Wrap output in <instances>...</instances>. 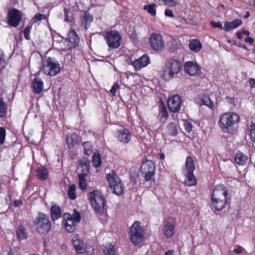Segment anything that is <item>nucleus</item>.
<instances>
[{
  "mask_svg": "<svg viewBox=\"0 0 255 255\" xmlns=\"http://www.w3.org/2000/svg\"><path fill=\"white\" fill-rule=\"evenodd\" d=\"M243 22L241 19H235L231 22H226L224 23L223 29L226 31H229L231 29H235L242 24Z\"/></svg>",
  "mask_w": 255,
  "mask_h": 255,
  "instance_id": "obj_22",
  "label": "nucleus"
},
{
  "mask_svg": "<svg viewBox=\"0 0 255 255\" xmlns=\"http://www.w3.org/2000/svg\"><path fill=\"white\" fill-rule=\"evenodd\" d=\"M189 47L194 52H198L202 48V44L200 41L197 39H192L189 41Z\"/></svg>",
  "mask_w": 255,
  "mask_h": 255,
  "instance_id": "obj_25",
  "label": "nucleus"
},
{
  "mask_svg": "<svg viewBox=\"0 0 255 255\" xmlns=\"http://www.w3.org/2000/svg\"><path fill=\"white\" fill-rule=\"evenodd\" d=\"M193 172H187L185 174L186 180L185 181V184L188 186H194L197 184V179Z\"/></svg>",
  "mask_w": 255,
  "mask_h": 255,
  "instance_id": "obj_29",
  "label": "nucleus"
},
{
  "mask_svg": "<svg viewBox=\"0 0 255 255\" xmlns=\"http://www.w3.org/2000/svg\"><path fill=\"white\" fill-rule=\"evenodd\" d=\"M74 213L72 216V219L76 223L79 222L81 219V215L79 212H77L76 209L74 210Z\"/></svg>",
  "mask_w": 255,
  "mask_h": 255,
  "instance_id": "obj_43",
  "label": "nucleus"
},
{
  "mask_svg": "<svg viewBox=\"0 0 255 255\" xmlns=\"http://www.w3.org/2000/svg\"><path fill=\"white\" fill-rule=\"evenodd\" d=\"M7 104L2 98H0V118H4L7 114Z\"/></svg>",
  "mask_w": 255,
  "mask_h": 255,
  "instance_id": "obj_32",
  "label": "nucleus"
},
{
  "mask_svg": "<svg viewBox=\"0 0 255 255\" xmlns=\"http://www.w3.org/2000/svg\"><path fill=\"white\" fill-rule=\"evenodd\" d=\"M185 167L187 172H194L195 166L194 161L192 156L189 155L187 156L185 160Z\"/></svg>",
  "mask_w": 255,
  "mask_h": 255,
  "instance_id": "obj_30",
  "label": "nucleus"
},
{
  "mask_svg": "<svg viewBox=\"0 0 255 255\" xmlns=\"http://www.w3.org/2000/svg\"><path fill=\"white\" fill-rule=\"evenodd\" d=\"M202 105H204L213 109L214 107V103L211 100L208 95H205L202 100Z\"/></svg>",
  "mask_w": 255,
  "mask_h": 255,
  "instance_id": "obj_36",
  "label": "nucleus"
},
{
  "mask_svg": "<svg viewBox=\"0 0 255 255\" xmlns=\"http://www.w3.org/2000/svg\"><path fill=\"white\" fill-rule=\"evenodd\" d=\"M6 129L4 127H0V145H2L5 140Z\"/></svg>",
  "mask_w": 255,
  "mask_h": 255,
  "instance_id": "obj_40",
  "label": "nucleus"
},
{
  "mask_svg": "<svg viewBox=\"0 0 255 255\" xmlns=\"http://www.w3.org/2000/svg\"><path fill=\"white\" fill-rule=\"evenodd\" d=\"M165 155L163 152H161V151L159 152V158L160 160H164L165 159Z\"/></svg>",
  "mask_w": 255,
  "mask_h": 255,
  "instance_id": "obj_59",
  "label": "nucleus"
},
{
  "mask_svg": "<svg viewBox=\"0 0 255 255\" xmlns=\"http://www.w3.org/2000/svg\"><path fill=\"white\" fill-rule=\"evenodd\" d=\"M245 41L246 42H249L250 43V44H252L254 41V38H253L252 37H247L245 39Z\"/></svg>",
  "mask_w": 255,
  "mask_h": 255,
  "instance_id": "obj_57",
  "label": "nucleus"
},
{
  "mask_svg": "<svg viewBox=\"0 0 255 255\" xmlns=\"http://www.w3.org/2000/svg\"><path fill=\"white\" fill-rule=\"evenodd\" d=\"M182 67V63L174 58L167 59L162 67V78L169 81L178 74Z\"/></svg>",
  "mask_w": 255,
  "mask_h": 255,
  "instance_id": "obj_3",
  "label": "nucleus"
},
{
  "mask_svg": "<svg viewBox=\"0 0 255 255\" xmlns=\"http://www.w3.org/2000/svg\"><path fill=\"white\" fill-rule=\"evenodd\" d=\"M165 133L171 136H175L177 135L178 129L175 123L171 122L166 126Z\"/></svg>",
  "mask_w": 255,
  "mask_h": 255,
  "instance_id": "obj_24",
  "label": "nucleus"
},
{
  "mask_svg": "<svg viewBox=\"0 0 255 255\" xmlns=\"http://www.w3.org/2000/svg\"><path fill=\"white\" fill-rule=\"evenodd\" d=\"M107 179L109 187L113 193L117 196H121L124 193V186L120 178L114 173L107 174Z\"/></svg>",
  "mask_w": 255,
  "mask_h": 255,
  "instance_id": "obj_7",
  "label": "nucleus"
},
{
  "mask_svg": "<svg viewBox=\"0 0 255 255\" xmlns=\"http://www.w3.org/2000/svg\"><path fill=\"white\" fill-rule=\"evenodd\" d=\"M165 15L167 16H169L170 17H173L174 14L173 13V11L171 9H166L165 11Z\"/></svg>",
  "mask_w": 255,
  "mask_h": 255,
  "instance_id": "obj_54",
  "label": "nucleus"
},
{
  "mask_svg": "<svg viewBox=\"0 0 255 255\" xmlns=\"http://www.w3.org/2000/svg\"><path fill=\"white\" fill-rule=\"evenodd\" d=\"M240 119L239 115L235 112L225 113L221 116L218 125L224 132L231 133L234 131Z\"/></svg>",
  "mask_w": 255,
  "mask_h": 255,
  "instance_id": "obj_2",
  "label": "nucleus"
},
{
  "mask_svg": "<svg viewBox=\"0 0 255 255\" xmlns=\"http://www.w3.org/2000/svg\"><path fill=\"white\" fill-rule=\"evenodd\" d=\"M120 87L118 83H115L112 86L110 92L113 96H115L116 94V91Z\"/></svg>",
  "mask_w": 255,
  "mask_h": 255,
  "instance_id": "obj_50",
  "label": "nucleus"
},
{
  "mask_svg": "<svg viewBox=\"0 0 255 255\" xmlns=\"http://www.w3.org/2000/svg\"><path fill=\"white\" fill-rule=\"evenodd\" d=\"M173 252L172 250L168 251L165 253L164 255H171Z\"/></svg>",
  "mask_w": 255,
  "mask_h": 255,
  "instance_id": "obj_62",
  "label": "nucleus"
},
{
  "mask_svg": "<svg viewBox=\"0 0 255 255\" xmlns=\"http://www.w3.org/2000/svg\"><path fill=\"white\" fill-rule=\"evenodd\" d=\"M108 46L111 49L118 48L122 43V38L118 30L114 29L105 31L103 34Z\"/></svg>",
  "mask_w": 255,
  "mask_h": 255,
  "instance_id": "obj_6",
  "label": "nucleus"
},
{
  "mask_svg": "<svg viewBox=\"0 0 255 255\" xmlns=\"http://www.w3.org/2000/svg\"><path fill=\"white\" fill-rule=\"evenodd\" d=\"M78 136L74 133L67 134L66 137V143L69 148H73L79 142Z\"/></svg>",
  "mask_w": 255,
  "mask_h": 255,
  "instance_id": "obj_23",
  "label": "nucleus"
},
{
  "mask_svg": "<svg viewBox=\"0 0 255 255\" xmlns=\"http://www.w3.org/2000/svg\"><path fill=\"white\" fill-rule=\"evenodd\" d=\"M155 165L152 161L145 159L140 166V171L146 181H154Z\"/></svg>",
  "mask_w": 255,
  "mask_h": 255,
  "instance_id": "obj_10",
  "label": "nucleus"
},
{
  "mask_svg": "<svg viewBox=\"0 0 255 255\" xmlns=\"http://www.w3.org/2000/svg\"><path fill=\"white\" fill-rule=\"evenodd\" d=\"M32 86L33 92L36 94H38L42 92L44 84L42 80L37 77L34 78L32 81Z\"/></svg>",
  "mask_w": 255,
  "mask_h": 255,
  "instance_id": "obj_20",
  "label": "nucleus"
},
{
  "mask_svg": "<svg viewBox=\"0 0 255 255\" xmlns=\"http://www.w3.org/2000/svg\"><path fill=\"white\" fill-rule=\"evenodd\" d=\"M182 103L181 97L178 95H172L167 101V106L170 111L177 113L180 110Z\"/></svg>",
  "mask_w": 255,
  "mask_h": 255,
  "instance_id": "obj_13",
  "label": "nucleus"
},
{
  "mask_svg": "<svg viewBox=\"0 0 255 255\" xmlns=\"http://www.w3.org/2000/svg\"><path fill=\"white\" fill-rule=\"evenodd\" d=\"M72 243L77 255L83 254L85 252L84 242L78 235H75L72 239Z\"/></svg>",
  "mask_w": 255,
  "mask_h": 255,
  "instance_id": "obj_18",
  "label": "nucleus"
},
{
  "mask_svg": "<svg viewBox=\"0 0 255 255\" xmlns=\"http://www.w3.org/2000/svg\"><path fill=\"white\" fill-rule=\"evenodd\" d=\"M46 18V15L41 13H37L35 14L33 18V22H37L42 19Z\"/></svg>",
  "mask_w": 255,
  "mask_h": 255,
  "instance_id": "obj_45",
  "label": "nucleus"
},
{
  "mask_svg": "<svg viewBox=\"0 0 255 255\" xmlns=\"http://www.w3.org/2000/svg\"><path fill=\"white\" fill-rule=\"evenodd\" d=\"M90 199L92 206L97 213L103 212L106 200L102 193L98 190H94L90 193Z\"/></svg>",
  "mask_w": 255,
  "mask_h": 255,
  "instance_id": "obj_8",
  "label": "nucleus"
},
{
  "mask_svg": "<svg viewBox=\"0 0 255 255\" xmlns=\"http://www.w3.org/2000/svg\"><path fill=\"white\" fill-rule=\"evenodd\" d=\"M161 112L162 118H165L166 119H167L168 117V114L166 108L164 105L162 107Z\"/></svg>",
  "mask_w": 255,
  "mask_h": 255,
  "instance_id": "obj_51",
  "label": "nucleus"
},
{
  "mask_svg": "<svg viewBox=\"0 0 255 255\" xmlns=\"http://www.w3.org/2000/svg\"><path fill=\"white\" fill-rule=\"evenodd\" d=\"M83 146L84 149L85 154L90 155L92 154V145L90 142L85 141L83 143Z\"/></svg>",
  "mask_w": 255,
  "mask_h": 255,
  "instance_id": "obj_37",
  "label": "nucleus"
},
{
  "mask_svg": "<svg viewBox=\"0 0 255 255\" xmlns=\"http://www.w3.org/2000/svg\"><path fill=\"white\" fill-rule=\"evenodd\" d=\"M76 187L75 185L72 184L70 185L67 191V194L69 198L71 200H75L76 198L75 194Z\"/></svg>",
  "mask_w": 255,
  "mask_h": 255,
  "instance_id": "obj_38",
  "label": "nucleus"
},
{
  "mask_svg": "<svg viewBox=\"0 0 255 255\" xmlns=\"http://www.w3.org/2000/svg\"><path fill=\"white\" fill-rule=\"evenodd\" d=\"M16 235L19 240H23L27 238V233L23 225H20L17 227Z\"/></svg>",
  "mask_w": 255,
  "mask_h": 255,
  "instance_id": "obj_31",
  "label": "nucleus"
},
{
  "mask_svg": "<svg viewBox=\"0 0 255 255\" xmlns=\"http://www.w3.org/2000/svg\"><path fill=\"white\" fill-rule=\"evenodd\" d=\"M8 255H14L13 252L11 249H10Z\"/></svg>",
  "mask_w": 255,
  "mask_h": 255,
  "instance_id": "obj_64",
  "label": "nucleus"
},
{
  "mask_svg": "<svg viewBox=\"0 0 255 255\" xmlns=\"http://www.w3.org/2000/svg\"><path fill=\"white\" fill-rule=\"evenodd\" d=\"M35 172L37 177L40 180H45L48 178L47 170L43 166L37 168Z\"/></svg>",
  "mask_w": 255,
  "mask_h": 255,
  "instance_id": "obj_28",
  "label": "nucleus"
},
{
  "mask_svg": "<svg viewBox=\"0 0 255 255\" xmlns=\"http://www.w3.org/2000/svg\"><path fill=\"white\" fill-rule=\"evenodd\" d=\"M243 247L239 246L238 248L234 249V252L237 254H240L243 252Z\"/></svg>",
  "mask_w": 255,
  "mask_h": 255,
  "instance_id": "obj_56",
  "label": "nucleus"
},
{
  "mask_svg": "<svg viewBox=\"0 0 255 255\" xmlns=\"http://www.w3.org/2000/svg\"><path fill=\"white\" fill-rule=\"evenodd\" d=\"M33 224L37 232L41 234H48L51 228V223L49 216L44 213L39 212L35 218Z\"/></svg>",
  "mask_w": 255,
  "mask_h": 255,
  "instance_id": "obj_4",
  "label": "nucleus"
},
{
  "mask_svg": "<svg viewBox=\"0 0 255 255\" xmlns=\"http://www.w3.org/2000/svg\"><path fill=\"white\" fill-rule=\"evenodd\" d=\"M64 224L65 230L67 232L74 233L77 228L76 222L72 219V215L69 213L63 214Z\"/></svg>",
  "mask_w": 255,
  "mask_h": 255,
  "instance_id": "obj_15",
  "label": "nucleus"
},
{
  "mask_svg": "<svg viewBox=\"0 0 255 255\" xmlns=\"http://www.w3.org/2000/svg\"><path fill=\"white\" fill-rule=\"evenodd\" d=\"M23 204V202L21 200H16L13 202V206L15 207H17L20 206H21Z\"/></svg>",
  "mask_w": 255,
  "mask_h": 255,
  "instance_id": "obj_55",
  "label": "nucleus"
},
{
  "mask_svg": "<svg viewBox=\"0 0 255 255\" xmlns=\"http://www.w3.org/2000/svg\"><path fill=\"white\" fill-rule=\"evenodd\" d=\"M184 69L185 72L190 76H200L201 74L200 66L191 61L186 62L184 65Z\"/></svg>",
  "mask_w": 255,
  "mask_h": 255,
  "instance_id": "obj_17",
  "label": "nucleus"
},
{
  "mask_svg": "<svg viewBox=\"0 0 255 255\" xmlns=\"http://www.w3.org/2000/svg\"><path fill=\"white\" fill-rule=\"evenodd\" d=\"M84 19L85 23V27H86V25L90 24L93 20V17L92 15L89 14L85 13Z\"/></svg>",
  "mask_w": 255,
  "mask_h": 255,
  "instance_id": "obj_46",
  "label": "nucleus"
},
{
  "mask_svg": "<svg viewBox=\"0 0 255 255\" xmlns=\"http://www.w3.org/2000/svg\"><path fill=\"white\" fill-rule=\"evenodd\" d=\"M155 6L156 4L155 3H150L148 5H145L143 7V9L146 10L151 16H155L156 14V11L155 9Z\"/></svg>",
  "mask_w": 255,
  "mask_h": 255,
  "instance_id": "obj_35",
  "label": "nucleus"
},
{
  "mask_svg": "<svg viewBox=\"0 0 255 255\" xmlns=\"http://www.w3.org/2000/svg\"><path fill=\"white\" fill-rule=\"evenodd\" d=\"M179 0H164V3L165 5L173 6H175Z\"/></svg>",
  "mask_w": 255,
  "mask_h": 255,
  "instance_id": "obj_47",
  "label": "nucleus"
},
{
  "mask_svg": "<svg viewBox=\"0 0 255 255\" xmlns=\"http://www.w3.org/2000/svg\"><path fill=\"white\" fill-rule=\"evenodd\" d=\"M61 211L60 207L56 205H53L50 208V217L53 221L60 219L61 217Z\"/></svg>",
  "mask_w": 255,
  "mask_h": 255,
  "instance_id": "obj_21",
  "label": "nucleus"
},
{
  "mask_svg": "<svg viewBox=\"0 0 255 255\" xmlns=\"http://www.w3.org/2000/svg\"><path fill=\"white\" fill-rule=\"evenodd\" d=\"M250 15V13L249 11H246L245 15H244V18H247L249 17Z\"/></svg>",
  "mask_w": 255,
  "mask_h": 255,
  "instance_id": "obj_63",
  "label": "nucleus"
},
{
  "mask_svg": "<svg viewBox=\"0 0 255 255\" xmlns=\"http://www.w3.org/2000/svg\"><path fill=\"white\" fill-rule=\"evenodd\" d=\"M79 165L82 168L85 167V169L87 170L89 169L90 162L88 160H81Z\"/></svg>",
  "mask_w": 255,
  "mask_h": 255,
  "instance_id": "obj_48",
  "label": "nucleus"
},
{
  "mask_svg": "<svg viewBox=\"0 0 255 255\" xmlns=\"http://www.w3.org/2000/svg\"><path fill=\"white\" fill-rule=\"evenodd\" d=\"M149 40L150 45L153 50L162 51L165 48L164 42L160 34L153 33L150 35Z\"/></svg>",
  "mask_w": 255,
  "mask_h": 255,
  "instance_id": "obj_12",
  "label": "nucleus"
},
{
  "mask_svg": "<svg viewBox=\"0 0 255 255\" xmlns=\"http://www.w3.org/2000/svg\"><path fill=\"white\" fill-rule=\"evenodd\" d=\"M227 102L231 105L235 106V98L234 97H230L229 96H227L226 98Z\"/></svg>",
  "mask_w": 255,
  "mask_h": 255,
  "instance_id": "obj_52",
  "label": "nucleus"
},
{
  "mask_svg": "<svg viewBox=\"0 0 255 255\" xmlns=\"http://www.w3.org/2000/svg\"><path fill=\"white\" fill-rule=\"evenodd\" d=\"M235 162L239 165H245L248 160V157L244 153L239 151L235 156Z\"/></svg>",
  "mask_w": 255,
  "mask_h": 255,
  "instance_id": "obj_27",
  "label": "nucleus"
},
{
  "mask_svg": "<svg viewBox=\"0 0 255 255\" xmlns=\"http://www.w3.org/2000/svg\"><path fill=\"white\" fill-rule=\"evenodd\" d=\"M210 24L214 28L217 27V28H219L220 29H222L223 28V26H222V24H221V23L220 22H219V21L216 22L214 21H212L210 22Z\"/></svg>",
  "mask_w": 255,
  "mask_h": 255,
  "instance_id": "obj_49",
  "label": "nucleus"
},
{
  "mask_svg": "<svg viewBox=\"0 0 255 255\" xmlns=\"http://www.w3.org/2000/svg\"><path fill=\"white\" fill-rule=\"evenodd\" d=\"M249 135L255 143V124H252L249 128Z\"/></svg>",
  "mask_w": 255,
  "mask_h": 255,
  "instance_id": "obj_42",
  "label": "nucleus"
},
{
  "mask_svg": "<svg viewBox=\"0 0 255 255\" xmlns=\"http://www.w3.org/2000/svg\"><path fill=\"white\" fill-rule=\"evenodd\" d=\"M243 34L242 32H238L237 33V37H238V38L239 39H242V38H243Z\"/></svg>",
  "mask_w": 255,
  "mask_h": 255,
  "instance_id": "obj_60",
  "label": "nucleus"
},
{
  "mask_svg": "<svg viewBox=\"0 0 255 255\" xmlns=\"http://www.w3.org/2000/svg\"><path fill=\"white\" fill-rule=\"evenodd\" d=\"M68 40L71 43V48H74L78 46V43L79 42V38L77 34L75 31H71L69 33Z\"/></svg>",
  "mask_w": 255,
  "mask_h": 255,
  "instance_id": "obj_26",
  "label": "nucleus"
},
{
  "mask_svg": "<svg viewBox=\"0 0 255 255\" xmlns=\"http://www.w3.org/2000/svg\"><path fill=\"white\" fill-rule=\"evenodd\" d=\"M22 16L21 11L16 8L9 9L7 15V24L11 27H17L21 21Z\"/></svg>",
  "mask_w": 255,
  "mask_h": 255,
  "instance_id": "obj_11",
  "label": "nucleus"
},
{
  "mask_svg": "<svg viewBox=\"0 0 255 255\" xmlns=\"http://www.w3.org/2000/svg\"><path fill=\"white\" fill-rule=\"evenodd\" d=\"M5 62L4 54L2 50H0V65Z\"/></svg>",
  "mask_w": 255,
  "mask_h": 255,
  "instance_id": "obj_53",
  "label": "nucleus"
},
{
  "mask_svg": "<svg viewBox=\"0 0 255 255\" xmlns=\"http://www.w3.org/2000/svg\"><path fill=\"white\" fill-rule=\"evenodd\" d=\"M242 33H243V34H244L247 35H249V34L250 33L249 31L247 30H246L245 29H242Z\"/></svg>",
  "mask_w": 255,
  "mask_h": 255,
  "instance_id": "obj_61",
  "label": "nucleus"
},
{
  "mask_svg": "<svg viewBox=\"0 0 255 255\" xmlns=\"http://www.w3.org/2000/svg\"><path fill=\"white\" fill-rule=\"evenodd\" d=\"M92 163L95 167H98L101 164V155L99 153H94L92 156Z\"/></svg>",
  "mask_w": 255,
  "mask_h": 255,
  "instance_id": "obj_34",
  "label": "nucleus"
},
{
  "mask_svg": "<svg viewBox=\"0 0 255 255\" xmlns=\"http://www.w3.org/2000/svg\"><path fill=\"white\" fill-rule=\"evenodd\" d=\"M150 62L149 57L147 54H144L139 58L132 61L131 65L133 67L134 71L137 72L141 68L146 67Z\"/></svg>",
  "mask_w": 255,
  "mask_h": 255,
  "instance_id": "obj_14",
  "label": "nucleus"
},
{
  "mask_svg": "<svg viewBox=\"0 0 255 255\" xmlns=\"http://www.w3.org/2000/svg\"><path fill=\"white\" fill-rule=\"evenodd\" d=\"M86 176L87 174L85 173L80 174L79 175V185L82 190H85L87 187Z\"/></svg>",
  "mask_w": 255,
  "mask_h": 255,
  "instance_id": "obj_33",
  "label": "nucleus"
},
{
  "mask_svg": "<svg viewBox=\"0 0 255 255\" xmlns=\"http://www.w3.org/2000/svg\"><path fill=\"white\" fill-rule=\"evenodd\" d=\"M230 199L228 190L224 185L219 184L215 187L211 197V203L216 210L221 211L226 208Z\"/></svg>",
  "mask_w": 255,
  "mask_h": 255,
  "instance_id": "obj_1",
  "label": "nucleus"
},
{
  "mask_svg": "<svg viewBox=\"0 0 255 255\" xmlns=\"http://www.w3.org/2000/svg\"><path fill=\"white\" fill-rule=\"evenodd\" d=\"M250 84L252 88L255 87V80L254 79H251L250 80Z\"/></svg>",
  "mask_w": 255,
  "mask_h": 255,
  "instance_id": "obj_58",
  "label": "nucleus"
},
{
  "mask_svg": "<svg viewBox=\"0 0 255 255\" xmlns=\"http://www.w3.org/2000/svg\"><path fill=\"white\" fill-rule=\"evenodd\" d=\"M104 253L105 255H116L114 246L112 244L106 246L104 250Z\"/></svg>",
  "mask_w": 255,
  "mask_h": 255,
  "instance_id": "obj_39",
  "label": "nucleus"
},
{
  "mask_svg": "<svg viewBox=\"0 0 255 255\" xmlns=\"http://www.w3.org/2000/svg\"><path fill=\"white\" fill-rule=\"evenodd\" d=\"M41 70L45 75L54 76L60 72V68L59 64L49 57L42 61Z\"/></svg>",
  "mask_w": 255,
  "mask_h": 255,
  "instance_id": "obj_9",
  "label": "nucleus"
},
{
  "mask_svg": "<svg viewBox=\"0 0 255 255\" xmlns=\"http://www.w3.org/2000/svg\"><path fill=\"white\" fill-rule=\"evenodd\" d=\"M31 28H32V26L29 25L26 26V27L24 29V30L23 31L24 37L27 40H29L30 39V33Z\"/></svg>",
  "mask_w": 255,
  "mask_h": 255,
  "instance_id": "obj_41",
  "label": "nucleus"
},
{
  "mask_svg": "<svg viewBox=\"0 0 255 255\" xmlns=\"http://www.w3.org/2000/svg\"><path fill=\"white\" fill-rule=\"evenodd\" d=\"M129 237L131 242L135 246L139 245L143 241L144 230L137 221H134L129 228Z\"/></svg>",
  "mask_w": 255,
  "mask_h": 255,
  "instance_id": "obj_5",
  "label": "nucleus"
},
{
  "mask_svg": "<svg viewBox=\"0 0 255 255\" xmlns=\"http://www.w3.org/2000/svg\"><path fill=\"white\" fill-rule=\"evenodd\" d=\"M184 127L186 132L189 133L192 130V125L191 123L186 121L184 123Z\"/></svg>",
  "mask_w": 255,
  "mask_h": 255,
  "instance_id": "obj_44",
  "label": "nucleus"
},
{
  "mask_svg": "<svg viewBox=\"0 0 255 255\" xmlns=\"http://www.w3.org/2000/svg\"><path fill=\"white\" fill-rule=\"evenodd\" d=\"M115 136L120 142L127 144L131 140V133L128 129L124 128L117 130L115 133Z\"/></svg>",
  "mask_w": 255,
  "mask_h": 255,
  "instance_id": "obj_16",
  "label": "nucleus"
},
{
  "mask_svg": "<svg viewBox=\"0 0 255 255\" xmlns=\"http://www.w3.org/2000/svg\"><path fill=\"white\" fill-rule=\"evenodd\" d=\"M163 233L167 238L172 237L175 233V225L170 223L168 220H167L164 228Z\"/></svg>",
  "mask_w": 255,
  "mask_h": 255,
  "instance_id": "obj_19",
  "label": "nucleus"
}]
</instances>
